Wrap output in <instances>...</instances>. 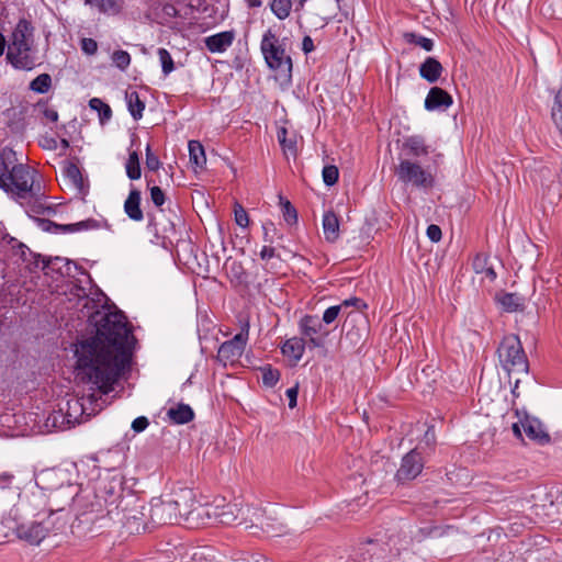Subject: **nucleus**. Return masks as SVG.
I'll return each instance as SVG.
<instances>
[{
  "label": "nucleus",
  "instance_id": "17",
  "mask_svg": "<svg viewBox=\"0 0 562 562\" xmlns=\"http://www.w3.org/2000/svg\"><path fill=\"white\" fill-rule=\"evenodd\" d=\"M15 529L20 539L31 544H40L47 536L50 527L44 521H32L20 524Z\"/></svg>",
  "mask_w": 562,
  "mask_h": 562
},
{
  "label": "nucleus",
  "instance_id": "16",
  "mask_svg": "<svg viewBox=\"0 0 562 562\" xmlns=\"http://www.w3.org/2000/svg\"><path fill=\"white\" fill-rule=\"evenodd\" d=\"M68 415L71 417L72 413L77 414L79 411L81 414H86L87 416H91L100 411L106 405L105 400L102 396L97 397L94 393L88 395L87 397H82L81 400H72L68 401Z\"/></svg>",
  "mask_w": 562,
  "mask_h": 562
},
{
  "label": "nucleus",
  "instance_id": "1",
  "mask_svg": "<svg viewBox=\"0 0 562 562\" xmlns=\"http://www.w3.org/2000/svg\"><path fill=\"white\" fill-rule=\"evenodd\" d=\"M94 323L95 335L76 346L75 372L79 381L106 395L130 363L133 336L119 311L98 312Z\"/></svg>",
  "mask_w": 562,
  "mask_h": 562
},
{
  "label": "nucleus",
  "instance_id": "58",
  "mask_svg": "<svg viewBox=\"0 0 562 562\" xmlns=\"http://www.w3.org/2000/svg\"><path fill=\"white\" fill-rule=\"evenodd\" d=\"M276 256V251H274V248H272L271 246H263L261 251H260V258L263 260V261H269L270 259L274 258Z\"/></svg>",
  "mask_w": 562,
  "mask_h": 562
},
{
  "label": "nucleus",
  "instance_id": "20",
  "mask_svg": "<svg viewBox=\"0 0 562 562\" xmlns=\"http://www.w3.org/2000/svg\"><path fill=\"white\" fill-rule=\"evenodd\" d=\"M451 104L452 97L439 87H432L425 99V109L428 111L446 110Z\"/></svg>",
  "mask_w": 562,
  "mask_h": 562
},
{
  "label": "nucleus",
  "instance_id": "34",
  "mask_svg": "<svg viewBox=\"0 0 562 562\" xmlns=\"http://www.w3.org/2000/svg\"><path fill=\"white\" fill-rule=\"evenodd\" d=\"M551 119L562 137V86L554 95L551 108Z\"/></svg>",
  "mask_w": 562,
  "mask_h": 562
},
{
  "label": "nucleus",
  "instance_id": "47",
  "mask_svg": "<svg viewBox=\"0 0 562 562\" xmlns=\"http://www.w3.org/2000/svg\"><path fill=\"white\" fill-rule=\"evenodd\" d=\"M112 60L121 70H125L131 64V56L125 50H115L112 55Z\"/></svg>",
  "mask_w": 562,
  "mask_h": 562
},
{
  "label": "nucleus",
  "instance_id": "18",
  "mask_svg": "<svg viewBox=\"0 0 562 562\" xmlns=\"http://www.w3.org/2000/svg\"><path fill=\"white\" fill-rule=\"evenodd\" d=\"M212 503L200 504L195 501L190 514L184 520L191 528H198L203 525L212 524Z\"/></svg>",
  "mask_w": 562,
  "mask_h": 562
},
{
  "label": "nucleus",
  "instance_id": "52",
  "mask_svg": "<svg viewBox=\"0 0 562 562\" xmlns=\"http://www.w3.org/2000/svg\"><path fill=\"white\" fill-rule=\"evenodd\" d=\"M81 49L87 55H93L98 49V44L93 38H82L81 40Z\"/></svg>",
  "mask_w": 562,
  "mask_h": 562
},
{
  "label": "nucleus",
  "instance_id": "53",
  "mask_svg": "<svg viewBox=\"0 0 562 562\" xmlns=\"http://www.w3.org/2000/svg\"><path fill=\"white\" fill-rule=\"evenodd\" d=\"M427 237L434 241L438 243L441 239V228L438 225L431 224L427 227Z\"/></svg>",
  "mask_w": 562,
  "mask_h": 562
},
{
  "label": "nucleus",
  "instance_id": "57",
  "mask_svg": "<svg viewBox=\"0 0 562 562\" xmlns=\"http://www.w3.org/2000/svg\"><path fill=\"white\" fill-rule=\"evenodd\" d=\"M285 394H286V397L289 398L290 408H294L296 406L297 386L288 389Z\"/></svg>",
  "mask_w": 562,
  "mask_h": 562
},
{
  "label": "nucleus",
  "instance_id": "21",
  "mask_svg": "<svg viewBox=\"0 0 562 562\" xmlns=\"http://www.w3.org/2000/svg\"><path fill=\"white\" fill-rule=\"evenodd\" d=\"M176 510L180 513V521H184L195 503V494L191 488H181L172 496Z\"/></svg>",
  "mask_w": 562,
  "mask_h": 562
},
{
  "label": "nucleus",
  "instance_id": "36",
  "mask_svg": "<svg viewBox=\"0 0 562 562\" xmlns=\"http://www.w3.org/2000/svg\"><path fill=\"white\" fill-rule=\"evenodd\" d=\"M291 0H271L270 9L279 20H285L291 12Z\"/></svg>",
  "mask_w": 562,
  "mask_h": 562
},
{
  "label": "nucleus",
  "instance_id": "3",
  "mask_svg": "<svg viewBox=\"0 0 562 562\" xmlns=\"http://www.w3.org/2000/svg\"><path fill=\"white\" fill-rule=\"evenodd\" d=\"M497 353L501 366L509 375L528 374L529 363L518 336L513 334L505 336Z\"/></svg>",
  "mask_w": 562,
  "mask_h": 562
},
{
  "label": "nucleus",
  "instance_id": "2",
  "mask_svg": "<svg viewBox=\"0 0 562 562\" xmlns=\"http://www.w3.org/2000/svg\"><path fill=\"white\" fill-rule=\"evenodd\" d=\"M5 192L33 213H42L44 210L45 193L38 180L37 172L23 164H19L5 183L1 186Z\"/></svg>",
  "mask_w": 562,
  "mask_h": 562
},
{
  "label": "nucleus",
  "instance_id": "25",
  "mask_svg": "<svg viewBox=\"0 0 562 562\" xmlns=\"http://www.w3.org/2000/svg\"><path fill=\"white\" fill-rule=\"evenodd\" d=\"M124 212L135 222L144 218L143 211L140 210V192L138 190L134 189L130 192L124 202Z\"/></svg>",
  "mask_w": 562,
  "mask_h": 562
},
{
  "label": "nucleus",
  "instance_id": "48",
  "mask_svg": "<svg viewBox=\"0 0 562 562\" xmlns=\"http://www.w3.org/2000/svg\"><path fill=\"white\" fill-rule=\"evenodd\" d=\"M406 38L409 43L420 46L426 52H430L434 47V43L430 38L418 36L414 33L406 34Z\"/></svg>",
  "mask_w": 562,
  "mask_h": 562
},
{
  "label": "nucleus",
  "instance_id": "31",
  "mask_svg": "<svg viewBox=\"0 0 562 562\" xmlns=\"http://www.w3.org/2000/svg\"><path fill=\"white\" fill-rule=\"evenodd\" d=\"M322 327L319 319L313 315H305L300 322L301 334L304 337L319 336Z\"/></svg>",
  "mask_w": 562,
  "mask_h": 562
},
{
  "label": "nucleus",
  "instance_id": "44",
  "mask_svg": "<svg viewBox=\"0 0 562 562\" xmlns=\"http://www.w3.org/2000/svg\"><path fill=\"white\" fill-rule=\"evenodd\" d=\"M286 135H288V131L285 127H281L279 131H278V140L283 149V151L286 154H292L294 155L295 154V150H296V146H295V142L292 140V139H288L286 138Z\"/></svg>",
  "mask_w": 562,
  "mask_h": 562
},
{
  "label": "nucleus",
  "instance_id": "32",
  "mask_svg": "<svg viewBox=\"0 0 562 562\" xmlns=\"http://www.w3.org/2000/svg\"><path fill=\"white\" fill-rule=\"evenodd\" d=\"M404 148L412 156H424L428 154V147L425 145L423 137L414 135L409 136L404 142Z\"/></svg>",
  "mask_w": 562,
  "mask_h": 562
},
{
  "label": "nucleus",
  "instance_id": "64",
  "mask_svg": "<svg viewBox=\"0 0 562 562\" xmlns=\"http://www.w3.org/2000/svg\"><path fill=\"white\" fill-rule=\"evenodd\" d=\"M425 441L427 445H430L435 441V431L432 427L428 428L425 432Z\"/></svg>",
  "mask_w": 562,
  "mask_h": 562
},
{
  "label": "nucleus",
  "instance_id": "50",
  "mask_svg": "<svg viewBox=\"0 0 562 562\" xmlns=\"http://www.w3.org/2000/svg\"><path fill=\"white\" fill-rule=\"evenodd\" d=\"M342 310V305H334L328 307L323 314V322L325 324H331L339 315Z\"/></svg>",
  "mask_w": 562,
  "mask_h": 562
},
{
  "label": "nucleus",
  "instance_id": "33",
  "mask_svg": "<svg viewBox=\"0 0 562 562\" xmlns=\"http://www.w3.org/2000/svg\"><path fill=\"white\" fill-rule=\"evenodd\" d=\"M190 162L196 168L202 169L206 164L205 151L202 144L198 140L189 142Z\"/></svg>",
  "mask_w": 562,
  "mask_h": 562
},
{
  "label": "nucleus",
  "instance_id": "42",
  "mask_svg": "<svg viewBox=\"0 0 562 562\" xmlns=\"http://www.w3.org/2000/svg\"><path fill=\"white\" fill-rule=\"evenodd\" d=\"M50 83V76L47 74H42L32 80L30 88L35 92L45 93L48 91Z\"/></svg>",
  "mask_w": 562,
  "mask_h": 562
},
{
  "label": "nucleus",
  "instance_id": "29",
  "mask_svg": "<svg viewBox=\"0 0 562 562\" xmlns=\"http://www.w3.org/2000/svg\"><path fill=\"white\" fill-rule=\"evenodd\" d=\"M86 4L94 7L104 14L116 15L123 10L124 0H83Z\"/></svg>",
  "mask_w": 562,
  "mask_h": 562
},
{
  "label": "nucleus",
  "instance_id": "19",
  "mask_svg": "<svg viewBox=\"0 0 562 562\" xmlns=\"http://www.w3.org/2000/svg\"><path fill=\"white\" fill-rule=\"evenodd\" d=\"M244 509V516H239L241 518V522L246 524V527H259L262 530H269V517L266 515V510L255 506H241Z\"/></svg>",
  "mask_w": 562,
  "mask_h": 562
},
{
  "label": "nucleus",
  "instance_id": "62",
  "mask_svg": "<svg viewBox=\"0 0 562 562\" xmlns=\"http://www.w3.org/2000/svg\"><path fill=\"white\" fill-rule=\"evenodd\" d=\"M314 43L313 40L310 36H305L302 41V50L305 54H308L314 50Z\"/></svg>",
  "mask_w": 562,
  "mask_h": 562
},
{
  "label": "nucleus",
  "instance_id": "39",
  "mask_svg": "<svg viewBox=\"0 0 562 562\" xmlns=\"http://www.w3.org/2000/svg\"><path fill=\"white\" fill-rule=\"evenodd\" d=\"M279 199H280V206H281V211H282L284 221L290 225L296 223V221H297L296 210L293 207V205L290 203V201L283 199L281 195L279 196Z\"/></svg>",
  "mask_w": 562,
  "mask_h": 562
},
{
  "label": "nucleus",
  "instance_id": "45",
  "mask_svg": "<svg viewBox=\"0 0 562 562\" xmlns=\"http://www.w3.org/2000/svg\"><path fill=\"white\" fill-rule=\"evenodd\" d=\"M262 371V383L266 386L272 387L277 384L280 378V373L278 370L272 369L271 367H263Z\"/></svg>",
  "mask_w": 562,
  "mask_h": 562
},
{
  "label": "nucleus",
  "instance_id": "55",
  "mask_svg": "<svg viewBox=\"0 0 562 562\" xmlns=\"http://www.w3.org/2000/svg\"><path fill=\"white\" fill-rule=\"evenodd\" d=\"M14 480V475L9 472L0 474V488H10Z\"/></svg>",
  "mask_w": 562,
  "mask_h": 562
},
{
  "label": "nucleus",
  "instance_id": "49",
  "mask_svg": "<svg viewBox=\"0 0 562 562\" xmlns=\"http://www.w3.org/2000/svg\"><path fill=\"white\" fill-rule=\"evenodd\" d=\"M234 215L238 226L246 228L249 225L248 214L239 203H235L234 205Z\"/></svg>",
  "mask_w": 562,
  "mask_h": 562
},
{
  "label": "nucleus",
  "instance_id": "13",
  "mask_svg": "<svg viewBox=\"0 0 562 562\" xmlns=\"http://www.w3.org/2000/svg\"><path fill=\"white\" fill-rule=\"evenodd\" d=\"M423 468L424 462L420 454L415 449L411 450L403 457L395 477L400 483L414 480L420 474Z\"/></svg>",
  "mask_w": 562,
  "mask_h": 562
},
{
  "label": "nucleus",
  "instance_id": "46",
  "mask_svg": "<svg viewBox=\"0 0 562 562\" xmlns=\"http://www.w3.org/2000/svg\"><path fill=\"white\" fill-rule=\"evenodd\" d=\"M323 181L326 186H334L338 181L339 171L336 166H325L322 171Z\"/></svg>",
  "mask_w": 562,
  "mask_h": 562
},
{
  "label": "nucleus",
  "instance_id": "54",
  "mask_svg": "<svg viewBox=\"0 0 562 562\" xmlns=\"http://www.w3.org/2000/svg\"><path fill=\"white\" fill-rule=\"evenodd\" d=\"M149 425L148 419L145 416L137 417L132 423V429L135 432L144 431Z\"/></svg>",
  "mask_w": 562,
  "mask_h": 562
},
{
  "label": "nucleus",
  "instance_id": "59",
  "mask_svg": "<svg viewBox=\"0 0 562 562\" xmlns=\"http://www.w3.org/2000/svg\"><path fill=\"white\" fill-rule=\"evenodd\" d=\"M340 305H342V308L348 306H355L357 308L366 307V304L358 297L345 300Z\"/></svg>",
  "mask_w": 562,
  "mask_h": 562
},
{
  "label": "nucleus",
  "instance_id": "27",
  "mask_svg": "<svg viewBox=\"0 0 562 562\" xmlns=\"http://www.w3.org/2000/svg\"><path fill=\"white\" fill-rule=\"evenodd\" d=\"M305 350L304 338L292 337L288 339L282 346V353L297 362L303 357Z\"/></svg>",
  "mask_w": 562,
  "mask_h": 562
},
{
  "label": "nucleus",
  "instance_id": "28",
  "mask_svg": "<svg viewBox=\"0 0 562 562\" xmlns=\"http://www.w3.org/2000/svg\"><path fill=\"white\" fill-rule=\"evenodd\" d=\"M169 419L178 425L188 424L194 418L193 409L187 404H178L167 411Z\"/></svg>",
  "mask_w": 562,
  "mask_h": 562
},
{
  "label": "nucleus",
  "instance_id": "24",
  "mask_svg": "<svg viewBox=\"0 0 562 562\" xmlns=\"http://www.w3.org/2000/svg\"><path fill=\"white\" fill-rule=\"evenodd\" d=\"M441 64L434 57H427L426 60L419 66V75L422 78L430 83L438 81L442 74Z\"/></svg>",
  "mask_w": 562,
  "mask_h": 562
},
{
  "label": "nucleus",
  "instance_id": "5",
  "mask_svg": "<svg viewBox=\"0 0 562 562\" xmlns=\"http://www.w3.org/2000/svg\"><path fill=\"white\" fill-rule=\"evenodd\" d=\"M49 515L47 494L43 488L36 486L23 494H19V501L10 510L9 516L18 521L24 516Z\"/></svg>",
  "mask_w": 562,
  "mask_h": 562
},
{
  "label": "nucleus",
  "instance_id": "22",
  "mask_svg": "<svg viewBox=\"0 0 562 562\" xmlns=\"http://www.w3.org/2000/svg\"><path fill=\"white\" fill-rule=\"evenodd\" d=\"M234 34L232 32H222L205 38V46L211 53H222L233 43Z\"/></svg>",
  "mask_w": 562,
  "mask_h": 562
},
{
  "label": "nucleus",
  "instance_id": "38",
  "mask_svg": "<svg viewBox=\"0 0 562 562\" xmlns=\"http://www.w3.org/2000/svg\"><path fill=\"white\" fill-rule=\"evenodd\" d=\"M473 269L476 273L484 274L487 279L493 281L496 278V272L492 267H486V257L476 256L473 260Z\"/></svg>",
  "mask_w": 562,
  "mask_h": 562
},
{
  "label": "nucleus",
  "instance_id": "7",
  "mask_svg": "<svg viewBox=\"0 0 562 562\" xmlns=\"http://www.w3.org/2000/svg\"><path fill=\"white\" fill-rule=\"evenodd\" d=\"M78 479V470L74 463L56 468L44 469L35 474V485L47 494L56 488L64 487Z\"/></svg>",
  "mask_w": 562,
  "mask_h": 562
},
{
  "label": "nucleus",
  "instance_id": "60",
  "mask_svg": "<svg viewBox=\"0 0 562 562\" xmlns=\"http://www.w3.org/2000/svg\"><path fill=\"white\" fill-rule=\"evenodd\" d=\"M310 348H319L324 346V338L321 336L305 337Z\"/></svg>",
  "mask_w": 562,
  "mask_h": 562
},
{
  "label": "nucleus",
  "instance_id": "37",
  "mask_svg": "<svg viewBox=\"0 0 562 562\" xmlns=\"http://www.w3.org/2000/svg\"><path fill=\"white\" fill-rule=\"evenodd\" d=\"M125 168L127 177L131 180H137L140 178L139 158L136 151L130 154Z\"/></svg>",
  "mask_w": 562,
  "mask_h": 562
},
{
  "label": "nucleus",
  "instance_id": "51",
  "mask_svg": "<svg viewBox=\"0 0 562 562\" xmlns=\"http://www.w3.org/2000/svg\"><path fill=\"white\" fill-rule=\"evenodd\" d=\"M150 199L156 206H161L165 203V193L155 186L150 189Z\"/></svg>",
  "mask_w": 562,
  "mask_h": 562
},
{
  "label": "nucleus",
  "instance_id": "63",
  "mask_svg": "<svg viewBox=\"0 0 562 562\" xmlns=\"http://www.w3.org/2000/svg\"><path fill=\"white\" fill-rule=\"evenodd\" d=\"M263 231H265V240L272 243V239H269L268 237H269V234H271V232H276L274 224L271 222L263 224Z\"/></svg>",
  "mask_w": 562,
  "mask_h": 562
},
{
  "label": "nucleus",
  "instance_id": "35",
  "mask_svg": "<svg viewBox=\"0 0 562 562\" xmlns=\"http://www.w3.org/2000/svg\"><path fill=\"white\" fill-rule=\"evenodd\" d=\"M126 102H127V108H128L131 115L135 120H139L143 116V111L145 109V104L139 99L138 93L136 91L127 92L126 93Z\"/></svg>",
  "mask_w": 562,
  "mask_h": 562
},
{
  "label": "nucleus",
  "instance_id": "8",
  "mask_svg": "<svg viewBox=\"0 0 562 562\" xmlns=\"http://www.w3.org/2000/svg\"><path fill=\"white\" fill-rule=\"evenodd\" d=\"M395 172L398 180L405 184L424 189L432 187L434 177L431 173L412 160H401Z\"/></svg>",
  "mask_w": 562,
  "mask_h": 562
},
{
  "label": "nucleus",
  "instance_id": "30",
  "mask_svg": "<svg viewBox=\"0 0 562 562\" xmlns=\"http://www.w3.org/2000/svg\"><path fill=\"white\" fill-rule=\"evenodd\" d=\"M41 227L45 232H52V233H72L78 232L81 229H87L89 227V222H78L75 224H68V225H59L50 221H43L41 223Z\"/></svg>",
  "mask_w": 562,
  "mask_h": 562
},
{
  "label": "nucleus",
  "instance_id": "11",
  "mask_svg": "<svg viewBox=\"0 0 562 562\" xmlns=\"http://www.w3.org/2000/svg\"><path fill=\"white\" fill-rule=\"evenodd\" d=\"M248 339V330H243L232 339L224 341L217 351V359L226 366L236 362L243 355Z\"/></svg>",
  "mask_w": 562,
  "mask_h": 562
},
{
  "label": "nucleus",
  "instance_id": "4",
  "mask_svg": "<svg viewBox=\"0 0 562 562\" xmlns=\"http://www.w3.org/2000/svg\"><path fill=\"white\" fill-rule=\"evenodd\" d=\"M33 43V27L26 20L16 24L8 47L7 58L15 68H29L31 59L29 52Z\"/></svg>",
  "mask_w": 562,
  "mask_h": 562
},
{
  "label": "nucleus",
  "instance_id": "9",
  "mask_svg": "<svg viewBox=\"0 0 562 562\" xmlns=\"http://www.w3.org/2000/svg\"><path fill=\"white\" fill-rule=\"evenodd\" d=\"M513 431L520 439H524V434L529 440L540 445H544L550 441V436L544 430L543 425L535 417L525 416L519 419V422L514 423Z\"/></svg>",
  "mask_w": 562,
  "mask_h": 562
},
{
  "label": "nucleus",
  "instance_id": "41",
  "mask_svg": "<svg viewBox=\"0 0 562 562\" xmlns=\"http://www.w3.org/2000/svg\"><path fill=\"white\" fill-rule=\"evenodd\" d=\"M501 305L507 312H515L521 307V300L513 293L503 295L499 300Z\"/></svg>",
  "mask_w": 562,
  "mask_h": 562
},
{
  "label": "nucleus",
  "instance_id": "26",
  "mask_svg": "<svg viewBox=\"0 0 562 562\" xmlns=\"http://www.w3.org/2000/svg\"><path fill=\"white\" fill-rule=\"evenodd\" d=\"M323 233L325 239L329 243L336 241L339 237V220L331 211L323 215Z\"/></svg>",
  "mask_w": 562,
  "mask_h": 562
},
{
  "label": "nucleus",
  "instance_id": "23",
  "mask_svg": "<svg viewBox=\"0 0 562 562\" xmlns=\"http://www.w3.org/2000/svg\"><path fill=\"white\" fill-rule=\"evenodd\" d=\"M61 172L66 184L75 190H82L83 178L79 167L76 164L70 161L65 162L63 165Z\"/></svg>",
  "mask_w": 562,
  "mask_h": 562
},
{
  "label": "nucleus",
  "instance_id": "12",
  "mask_svg": "<svg viewBox=\"0 0 562 562\" xmlns=\"http://www.w3.org/2000/svg\"><path fill=\"white\" fill-rule=\"evenodd\" d=\"M244 514L238 503H226L224 498L214 499L212 503V522L229 525Z\"/></svg>",
  "mask_w": 562,
  "mask_h": 562
},
{
  "label": "nucleus",
  "instance_id": "40",
  "mask_svg": "<svg viewBox=\"0 0 562 562\" xmlns=\"http://www.w3.org/2000/svg\"><path fill=\"white\" fill-rule=\"evenodd\" d=\"M157 55L161 65V69L165 76L171 74L175 70L173 59L170 53L166 48H158Z\"/></svg>",
  "mask_w": 562,
  "mask_h": 562
},
{
  "label": "nucleus",
  "instance_id": "56",
  "mask_svg": "<svg viewBox=\"0 0 562 562\" xmlns=\"http://www.w3.org/2000/svg\"><path fill=\"white\" fill-rule=\"evenodd\" d=\"M146 167L153 171L158 170L160 167L159 158L156 155H146Z\"/></svg>",
  "mask_w": 562,
  "mask_h": 562
},
{
  "label": "nucleus",
  "instance_id": "61",
  "mask_svg": "<svg viewBox=\"0 0 562 562\" xmlns=\"http://www.w3.org/2000/svg\"><path fill=\"white\" fill-rule=\"evenodd\" d=\"M43 115H44V117H45L46 120H48V121H50V122H53V123L57 122V120H58V113H57V111H56V110H54V109H52V108H45V109L43 110Z\"/></svg>",
  "mask_w": 562,
  "mask_h": 562
},
{
  "label": "nucleus",
  "instance_id": "15",
  "mask_svg": "<svg viewBox=\"0 0 562 562\" xmlns=\"http://www.w3.org/2000/svg\"><path fill=\"white\" fill-rule=\"evenodd\" d=\"M150 517L155 524H179L180 513L176 510L172 497L167 501H157L150 506Z\"/></svg>",
  "mask_w": 562,
  "mask_h": 562
},
{
  "label": "nucleus",
  "instance_id": "43",
  "mask_svg": "<svg viewBox=\"0 0 562 562\" xmlns=\"http://www.w3.org/2000/svg\"><path fill=\"white\" fill-rule=\"evenodd\" d=\"M89 105L92 110L99 112L101 121L109 120L112 115L111 108L98 98L91 99Z\"/></svg>",
  "mask_w": 562,
  "mask_h": 562
},
{
  "label": "nucleus",
  "instance_id": "6",
  "mask_svg": "<svg viewBox=\"0 0 562 562\" xmlns=\"http://www.w3.org/2000/svg\"><path fill=\"white\" fill-rule=\"evenodd\" d=\"M260 49L269 68L278 71L280 75L290 76L292 70L291 57L286 55L271 30L263 34Z\"/></svg>",
  "mask_w": 562,
  "mask_h": 562
},
{
  "label": "nucleus",
  "instance_id": "14",
  "mask_svg": "<svg viewBox=\"0 0 562 562\" xmlns=\"http://www.w3.org/2000/svg\"><path fill=\"white\" fill-rule=\"evenodd\" d=\"M123 484L122 477L113 475L109 479H104L100 483L98 496L109 505H115L119 508L123 503Z\"/></svg>",
  "mask_w": 562,
  "mask_h": 562
},
{
  "label": "nucleus",
  "instance_id": "10",
  "mask_svg": "<svg viewBox=\"0 0 562 562\" xmlns=\"http://www.w3.org/2000/svg\"><path fill=\"white\" fill-rule=\"evenodd\" d=\"M80 493V486L77 481L66 484L64 487L56 488L47 493L49 504V515L61 512L72 504Z\"/></svg>",
  "mask_w": 562,
  "mask_h": 562
}]
</instances>
